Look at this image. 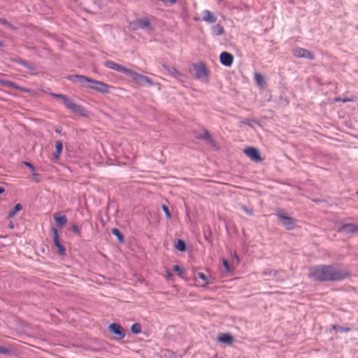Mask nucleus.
<instances>
[{
  "label": "nucleus",
  "mask_w": 358,
  "mask_h": 358,
  "mask_svg": "<svg viewBox=\"0 0 358 358\" xmlns=\"http://www.w3.org/2000/svg\"><path fill=\"white\" fill-rule=\"evenodd\" d=\"M350 276V273L344 268L330 265H317L309 268L308 278L315 281H340Z\"/></svg>",
  "instance_id": "f257e3e1"
},
{
  "label": "nucleus",
  "mask_w": 358,
  "mask_h": 358,
  "mask_svg": "<svg viewBox=\"0 0 358 358\" xmlns=\"http://www.w3.org/2000/svg\"><path fill=\"white\" fill-rule=\"evenodd\" d=\"M52 96H55L56 98H62V100L63 101L64 103L66 105V106L71 110L73 112L78 113L81 116L87 117L88 116V113L86 109H85L83 107L76 105L72 100L69 99L67 96L62 95V94H51Z\"/></svg>",
  "instance_id": "f03ea898"
},
{
  "label": "nucleus",
  "mask_w": 358,
  "mask_h": 358,
  "mask_svg": "<svg viewBox=\"0 0 358 358\" xmlns=\"http://www.w3.org/2000/svg\"><path fill=\"white\" fill-rule=\"evenodd\" d=\"M278 217L280 220L282 224L288 229H292L294 227L295 220L293 217L288 215V214L283 211L279 210L277 213Z\"/></svg>",
  "instance_id": "7ed1b4c3"
},
{
  "label": "nucleus",
  "mask_w": 358,
  "mask_h": 358,
  "mask_svg": "<svg viewBox=\"0 0 358 358\" xmlns=\"http://www.w3.org/2000/svg\"><path fill=\"white\" fill-rule=\"evenodd\" d=\"M87 86L90 89L96 90L99 92L106 93L108 92V86L101 81L90 78L89 80H87Z\"/></svg>",
  "instance_id": "20e7f679"
},
{
  "label": "nucleus",
  "mask_w": 358,
  "mask_h": 358,
  "mask_svg": "<svg viewBox=\"0 0 358 358\" xmlns=\"http://www.w3.org/2000/svg\"><path fill=\"white\" fill-rule=\"evenodd\" d=\"M193 68L195 71V77L197 79L206 78L208 75V71L205 64L200 62L193 65Z\"/></svg>",
  "instance_id": "39448f33"
},
{
  "label": "nucleus",
  "mask_w": 358,
  "mask_h": 358,
  "mask_svg": "<svg viewBox=\"0 0 358 358\" xmlns=\"http://www.w3.org/2000/svg\"><path fill=\"white\" fill-rule=\"evenodd\" d=\"M128 74L131 76L133 80L134 81V83L136 85H139L140 82L145 83L147 85H150V86H152L153 85V83L150 79H149L148 78H147L141 74H138V73L133 71L132 70L129 69Z\"/></svg>",
  "instance_id": "423d86ee"
},
{
  "label": "nucleus",
  "mask_w": 358,
  "mask_h": 358,
  "mask_svg": "<svg viewBox=\"0 0 358 358\" xmlns=\"http://www.w3.org/2000/svg\"><path fill=\"white\" fill-rule=\"evenodd\" d=\"M244 153L252 160L256 162H261L262 158L259 151L253 147H248L244 150Z\"/></svg>",
  "instance_id": "0eeeda50"
},
{
  "label": "nucleus",
  "mask_w": 358,
  "mask_h": 358,
  "mask_svg": "<svg viewBox=\"0 0 358 358\" xmlns=\"http://www.w3.org/2000/svg\"><path fill=\"white\" fill-rule=\"evenodd\" d=\"M131 25H132L133 29H134V30L142 29L144 28L151 29L150 20L147 17H144L142 19H138V20H135L134 22H133L131 23Z\"/></svg>",
  "instance_id": "6e6552de"
},
{
  "label": "nucleus",
  "mask_w": 358,
  "mask_h": 358,
  "mask_svg": "<svg viewBox=\"0 0 358 358\" xmlns=\"http://www.w3.org/2000/svg\"><path fill=\"white\" fill-rule=\"evenodd\" d=\"M52 231L54 234L53 243L55 246L57 248L59 255H65V249L59 241V235L57 230L55 228H52Z\"/></svg>",
  "instance_id": "1a4fd4ad"
},
{
  "label": "nucleus",
  "mask_w": 358,
  "mask_h": 358,
  "mask_svg": "<svg viewBox=\"0 0 358 358\" xmlns=\"http://www.w3.org/2000/svg\"><path fill=\"white\" fill-rule=\"evenodd\" d=\"M108 328L111 332L118 336V338L120 339H122L124 337V331L119 324L112 323L109 325Z\"/></svg>",
  "instance_id": "9d476101"
},
{
  "label": "nucleus",
  "mask_w": 358,
  "mask_h": 358,
  "mask_svg": "<svg viewBox=\"0 0 358 358\" xmlns=\"http://www.w3.org/2000/svg\"><path fill=\"white\" fill-rule=\"evenodd\" d=\"M233 56L227 52H223L220 54V63L225 66H230L233 63Z\"/></svg>",
  "instance_id": "9b49d317"
},
{
  "label": "nucleus",
  "mask_w": 358,
  "mask_h": 358,
  "mask_svg": "<svg viewBox=\"0 0 358 358\" xmlns=\"http://www.w3.org/2000/svg\"><path fill=\"white\" fill-rule=\"evenodd\" d=\"M105 65L106 67H108L109 69H113V70H115L117 71H122V72H124L127 74L129 71V69H127L124 66H122L121 65H119V64L112 62H106L105 63Z\"/></svg>",
  "instance_id": "f8f14e48"
},
{
  "label": "nucleus",
  "mask_w": 358,
  "mask_h": 358,
  "mask_svg": "<svg viewBox=\"0 0 358 358\" xmlns=\"http://www.w3.org/2000/svg\"><path fill=\"white\" fill-rule=\"evenodd\" d=\"M201 139H203V140H206V141H208L213 147L218 149L219 147L217 145V143H216V141L212 138L210 134L207 131V130H204L203 132V134L201 136V137L199 138Z\"/></svg>",
  "instance_id": "ddd939ff"
},
{
  "label": "nucleus",
  "mask_w": 358,
  "mask_h": 358,
  "mask_svg": "<svg viewBox=\"0 0 358 358\" xmlns=\"http://www.w3.org/2000/svg\"><path fill=\"white\" fill-rule=\"evenodd\" d=\"M295 55L298 57H305V58H309L313 59V57L311 55V53L304 49H299L295 51Z\"/></svg>",
  "instance_id": "4468645a"
},
{
  "label": "nucleus",
  "mask_w": 358,
  "mask_h": 358,
  "mask_svg": "<svg viewBox=\"0 0 358 358\" xmlns=\"http://www.w3.org/2000/svg\"><path fill=\"white\" fill-rule=\"evenodd\" d=\"M218 341L221 343L231 345L233 343V338L229 334H223L219 336Z\"/></svg>",
  "instance_id": "2eb2a0df"
},
{
  "label": "nucleus",
  "mask_w": 358,
  "mask_h": 358,
  "mask_svg": "<svg viewBox=\"0 0 358 358\" xmlns=\"http://www.w3.org/2000/svg\"><path fill=\"white\" fill-rule=\"evenodd\" d=\"M342 230L347 233H355L358 231V226L352 224H345L342 227Z\"/></svg>",
  "instance_id": "dca6fc26"
},
{
  "label": "nucleus",
  "mask_w": 358,
  "mask_h": 358,
  "mask_svg": "<svg viewBox=\"0 0 358 358\" xmlns=\"http://www.w3.org/2000/svg\"><path fill=\"white\" fill-rule=\"evenodd\" d=\"M204 17L203 20L208 23H213L215 22V16L209 10H205L204 11Z\"/></svg>",
  "instance_id": "f3484780"
},
{
  "label": "nucleus",
  "mask_w": 358,
  "mask_h": 358,
  "mask_svg": "<svg viewBox=\"0 0 358 358\" xmlns=\"http://www.w3.org/2000/svg\"><path fill=\"white\" fill-rule=\"evenodd\" d=\"M63 148V145L62 141H57L55 143V152L54 155V157L56 159H58L59 158L60 154L62 152Z\"/></svg>",
  "instance_id": "a211bd4d"
},
{
  "label": "nucleus",
  "mask_w": 358,
  "mask_h": 358,
  "mask_svg": "<svg viewBox=\"0 0 358 358\" xmlns=\"http://www.w3.org/2000/svg\"><path fill=\"white\" fill-rule=\"evenodd\" d=\"M54 219L59 226H64L67 222V219L65 215L58 216L57 215H54Z\"/></svg>",
  "instance_id": "6ab92c4d"
},
{
  "label": "nucleus",
  "mask_w": 358,
  "mask_h": 358,
  "mask_svg": "<svg viewBox=\"0 0 358 358\" xmlns=\"http://www.w3.org/2000/svg\"><path fill=\"white\" fill-rule=\"evenodd\" d=\"M163 68L174 77H178L181 76V73L174 67L169 68L166 65H163Z\"/></svg>",
  "instance_id": "aec40b11"
},
{
  "label": "nucleus",
  "mask_w": 358,
  "mask_h": 358,
  "mask_svg": "<svg viewBox=\"0 0 358 358\" xmlns=\"http://www.w3.org/2000/svg\"><path fill=\"white\" fill-rule=\"evenodd\" d=\"M175 248L180 252H185L186 250V244L184 241L178 239L175 245Z\"/></svg>",
  "instance_id": "412c9836"
},
{
  "label": "nucleus",
  "mask_w": 358,
  "mask_h": 358,
  "mask_svg": "<svg viewBox=\"0 0 358 358\" xmlns=\"http://www.w3.org/2000/svg\"><path fill=\"white\" fill-rule=\"evenodd\" d=\"M213 32L215 35H222L224 33V27L220 24H216L212 28Z\"/></svg>",
  "instance_id": "4be33fe9"
},
{
  "label": "nucleus",
  "mask_w": 358,
  "mask_h": 358,
  "mask_svg": "<svg viewBox=\"0 0 358 358\" xmlns=\"http://www.w3.org/2000/svg\"><path fill=\"white\" fill-rule=\"evenodd\" d=\"M131 331L134 334H138L141 332V327L138 323H134L131 327Z\"/></svg>",
  "instance_id": "5701e85b"
},
{
  "label": "nucleus",
  "mask_w": 358,
  "mask_h": 358,
  "mask_svg": "<svg viewBox=\"0 0 358 358\" xmlns=\"http://www.w3.org/2000/svg\"><path fill=\"white\" fill-rule=\"evenodd\" d=\"M112 233L115 235L118 239L120 243H122L124 241V238L122 234L119 231V230L116 228L112 229Z\"/></svg>",
  "instance_id": "b1692460"
},
{
  "label": "nucleus",
  "mask_w": 358,
  "mask_h": 358,
  "mask_svg": "<svg viewBox=\"0 0 358 358\" xmlns=\"http://www.w3.org/2000/svg\"><path fill=\"white\" fill-rule=\"evenodd\" d=\"M22 209V206L20 204V203H17L13 209L9 213V217H12L15 215V214L18 212L19 210H20Z\"/></svg>",
  "instance_id": "393cba45"
},
{
  "label": "nucleus",
  "mask_w": 358,
  "mask_h": 358,
  "mask_svg": "<svg viewBox=\"0 0 358 358\" xmlns=\"http://www.w3.org/2000/svg\"><path fill=\"white\" fill-rule=\"evenodd\" d=\"M255 80L259 85L263 86L264 85V79L259 73H255Z\"/></svg>",
  "instance_id": "a878e982"
},
{
  "label": "nucleus",
  "mask_w": 358,
  "mask_h": 358,
  "mask_svg": "<svg viewBox=\"0 0 358 358\" xmlns=\"http://www.w3.org/2000/svg\"><path fill=\"white\" fill-rule=\"evenodd\" d=\"M24 165L29 169V170L31 171V172L32 173V176L34 178L38 177V174L36 172L34 167L30 163L24 162Z\"/></svg>",
  "instance_id": "bb28decb"
},
{
  "label": "nucleus",
  "mask_w": 358,
  "mask_h": 358,
  "mask_svg": "<svg viewBox=\"0 0 358 358\" xmlns=\"http://www.w3.org/2000/svg\"><path fill=\"white\" fill-rule=\"evenodd\" d=\"M71 78H76V80H78L80 82L85 81V82H87V80H89V79H90V78H88L87 77H85L83 76H79V75L73 76Z\"/></svg>",
  "instance_id": "cd10ccee"
},
{
  "label": "nucleus",
  "mask_w": 358,
  "mask_h": 358,
  "mask_svg": "<svg viewBox=\"0 0 358 358\" xmlns=\"http://www.w3.org/2000/svg\"><path fill=\"white\" fill-rule=\"evenodd\" d=\"M20 64H22L24 66L27 67L33 75H36L35 68L33 66L29 65L24 62H19Z\"/></svg>",
  "instance_id": "c85d7f7f"
},
{
  "label": "nucleus",
  "mask_w": 358,
  "mask_h": 358,
  "mask_svg": "<svg viewBox=\"0 0 358 358\" xmlns=\"http://www.w3.org/2000/svg\"><path fill=\"white\" fill-rule=\"evenodd\" d=\"M199 277L200 279H201L202 280L205 281L206 282V285H207L208 284V280H209V276H207L204 273H199L198 274Z\"/></svg>",
  "instance_id": "c756f323"
},
{
  "label": "nucleus",
  "mask_w": 358,
  "mask_h": 358,
  "mask_svg": "<svg viewBox=\"0 0 358 358\" xmlns=\"http://www.w3.org/2000/svg\"><path fill=\"white\" fill-rule=\"evenodd\" d=\"M173 271L175 272H178L180 275H182L185 273V271L183 268H180L178 265H175L173 266Z\"/></svg>",
  "instance_id": "7c9ffc66"
},
{
  "label": "nucleus",
  "mask_w": 358,
  "mask_h": 358,
  "mask_svg": "<svg viewBox=\"0 0 358 358\" xmlns=\"http://www.w3.org/2000/svg\"><path fill=\"white\" fill-rule=\"evenodd\" d=\"M222 264L227 272H231V268L229 266V263L226 259H222Z\"/></svg>",
  "instance_id": "2f4dec72"
},
{
  "label": "nucleus",
  "mask_w": 358,
  "mask_h": 358,
  "mask_svg": "<svg viewBox=\"0 0 358 358\" xmlns=\"http://www.w3.org/2000/svg\"><path fill=\"white\" fill-rule=\"evenodd\" d=\"M162 210L164 211L166 217L168 218V219H170L171 218V213L169 212V210L168 208V207L165 205H163L162 207Z\"/></svg>",
  "instance_id": "473e14b6"
},
{
  "label": "nucleus",
  "mask_w": 358,
  "mask_h": 358,
  "mask_svg": "<svg viewBox=\"0 0 358 358\" xmlns=\"http://www.w3.org/2000/svg\"><path fill=\"white\" fill-rule=\"evenodd\" d=\"M0 83L3 85H6V86H9V87H13V86H15V84L13 83H11V82H9V81H7V80H0Z\"/></svg>",
  "instance_id": "72a5a7b5"
},
{
  "label": "nucleus",
  "mask_w": 358,
  "mask_h": 358,
  "mask_svg": "<svg viewBox=\"0 0 358 358\" xmlns=\"http://www.w3.org/2000/svg\"><path fill=\"white\" fill-rule=\"evenodd\" d=\"M333 329H336V330H340V331H348L350 330L349 328H343V327H336V326H334Z\"/></svg>",
  "instance_id": "f704fd0d"
},
{
  "label": "nucleus",
  "mask_w": 358,
  "mask_h": 358,
  "mask_svg": "<svg viewBox=\"0 0 358 358\" xmlns=\"http://www.w3.org/2000/svg\"><path fill=\"white\" fill-rule=\"evenodd\" d=\"M9 353H10V351L8 349L0 346V354H9Z\"/></svg>",
  "instance_id": "c9c22d12"
},
{
  "label": "nucleus",
  "mask_w": 358,
  "mask_h": 358,
  "mask_svg": "<svg viewBox=\"0 0 358 358\" xmlns=\"http://www.w3.org/2000/svg\"><path fill=\"white\" fill-rule=\"evenodd\" d=\"M72 230L75 234H79V230L76 225L72 226Z\"/></svg>",
  "instance_id": "e433bc0d"
},
{
  "label": "nucleus",
  "mask_w": 358,
  "mask_h": 358,
  "mask_svg": "<svg viewBox=\"0 0 358 358\" xmlns=\"http://www.w3.org/2000/svg\"><path fill=\"white\" fill-rule=\"evenodd\" d=\"M166 275L169 279H172L173 275L169 270H166Z\"/></svg>",
  "instance_id": "4c0bfd02"
},
{
  "label": "nucleus",
  "mask_w": 358,
  "mask_h": 358,
  "mask_svg": "<svg viewBox=\"0 0 358 358\" xmlns=\"http://www.w3.org/2000/svg\"><path fill=\"white\" fill-rule=\"evenodd\" d=\"M245 213L252 215V210L251 208H244Z\"/></svg>",
  "instance_id": "58836bf2"
},
{
  "label": "nucleus",
  "mask_w": 358,
  "mask_h": 358,
  "mask_svg": "<svg viewBox=\"0 0 358 358\" xmlns=\"http://www.w3.org/2000/svg\"><path fill=\"white\" fill-rule=\"evenodd\" d=\"M233 257L236 259V260L237 261V262H239V258L238 257V255H236V253H234L233 255Z\"/></svg>",
  "instance_id": "ea45409f"
},
{
  "label": "nucleus",
  "mask_w": 358,
  "mask_h": 358,
  "mask_svg": "<svg viewBox=\"0 0 358 358\" xmlns=\"http://www.w3.org/2000/svg\"><path fill=\"white\" fill-rule=\"evenodd\" d=\"M21 91L24 92H29V90L21 87Z\"/></svg>",
  "instance_id": "a19ab883"
},
{
  "label": "nucleus",
  "mask_w": 358,
  "mask_h": 358,
  "mask_svg": "<svg viewBox=\"0 0 358 358\" xmlns=\"http://www.w3.org/2000/svg\"><path fill=\"white\" fill-rule=\"evenodd\" d=\"M8 227H9V228H10V229H13L14 225H13V222H10L9 223Z\"/></svg>",
  "instance_id": "79ce46f5"
},
{
  "label": "nucleus",
  "mask_w": 358,
  "mask_h": 358,
  "mask_svg": "<svg viewBox=\"0 0 358 358\" xmlns=\"http://www.w3.org/2000/svg\"><path fill=\"white\" fill-rule=\"evenodd\" d=\"M12 87H14V88H15V89H17V90H21V87H19V86H17V85H15V86H13Z\"/></svg>",
  "instance_id": "37998d69"
},
{
  "label": "nucleus",
  "mask_w": 358,
  "mask_h": 358,
  "mask_svg": "<svg viewBox=\"0 0 358 358\" xmlns=\"http://www.w3.org/2000/svg\"><path fill=\"white\" fill-rule=\"evenodd\" d=\"M4 192V189L0 187V194H2Z\"/></svg>",
  "instance_id": "c03bdc74"
},
{
  "label": "nucleus",
  "mask_w": 358,
  "mask_h": 358,
  "mask_svg": "<svg viewBox=\"0 0 358 358\" xmlns=\"http://www.w3.org/2000/svg\"><path fill=\"white\" fill-rule=\"evenodd\" d=\"M350 101H351V100L350 99H343V102Z\"/></svg>",
  "instance_id": "a18cd8bd"
},
{
  "label": "nucleus",
  "mask_w": 358,
  "mask_h": 358,
  "mask_svg": "<svg viewBox=\"0 0 358 358\" xmlns=\"http://www.w3.org/2000/svg\"><path fill=\"white\" fill-rule=\"evenodd\" d=\"M3 46V43L0 41V47Z\"/></svg>",
  "instance_id": "49530a36"
}]
</instances>
